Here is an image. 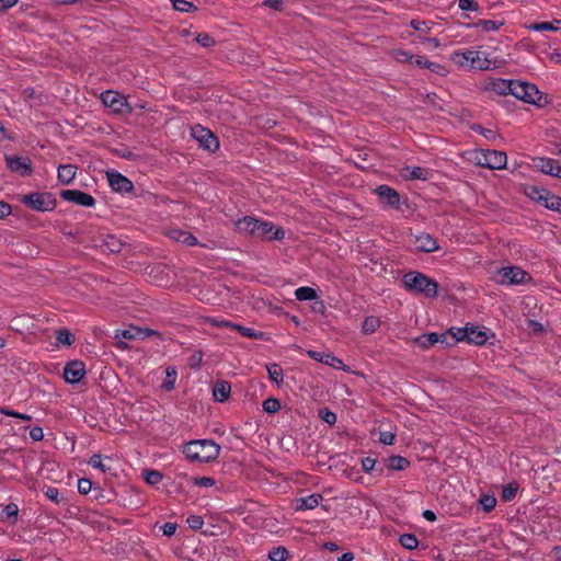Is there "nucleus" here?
<instances>
[{
  "label": "nucleus",
  "mask_w": 561,
  "mask_h": 561,
  "mask_svg": "<svg viewBox=\"0 0 561 561\" xmlns=\"http://www.w3.org/2000/svg\"><path fill=\"white\" fill-rule=\"evenodd\" d=\"M183 453L191 461L209 462L219 456L220 446L211 439H197L187 443Z\"/></svg>",
  "instance_id": "f257e3e1"
},
{
  "label": "nucleus",
  "mask_w": 561,
  "mask_h": 561,
  "mask_svg": "<svg viewBox=\"0 0 561 561\" xmlns=\"http://www.w3.org/2000/svg\"><path fill=\"white\" fill-rule=\"evenodd\" d=\"M404 288L409 291L424 294L428 298H435L438 294V284L436 280L427 277L420 272H408L402 278Z\"/></svg>",
  "instance_id": "f03ea898"
},
{
  "label": "nucleus",
  "mask_w": 561,
  "mask_h": 561,
  "mask_svg": "<svg viewBox=\"0 0 561 561\" xmlns=\"http://www.w3.org/2000/svg\"><path fill=\"white\" fill-rule=\"evenodd\" d=\"M450 59L455 65L463 69L488 70L491 68V60L481 50H456L451 54Z\"/></svg>",
  "instance_id": "7ed1b4c3"
},
{
  "label": "nucleus",
  "mask_w": 561,
  "mask_h": 561,
  "mask_svg": "<svg viewBox=\"0 0 561 561\" xmlns=\"http://www.w3.org/2000/svg\"><path fill=\"white\" fill-rule=\"evenodd\" d=\"M493 280L500 285L514 286L531 280V276L519 266H504L494 272Z\"/></svg>",
  "instance_id": "20e7f679"
},
{
  "label": "nucleus",
  "mask_w": 561,
  "mask_h": 561,
  "mask_svg": "<svg viewBox=\"0 0 561 561\" xmlns=\"http://www.w3.org/2000/svg\"><path fill=\"white\" fill-rule=\"evenodd\" d=\"M511 95H514L516 99L523 102L538 106H541L542 101H546L545 96L536 85L519 80H514Z\"/></svg>",
  "instance_id": "39448f33"
},
{
  "label": "nucleus",
  "mask_w": 561,
  "mask_h": 561,
  "mask_svg": "<svg viewBox=\"0 0 561 561\" xmlns=\"http://www.w3.org/2000/svg\"><path fill=\"white\" fill-rule=\"evenodd\" d=\"M474 161L477 165L490 170H503L507 164V156L504 151L482 149L476 152Z\"/></svg>",
  "instance_id": "423d86ee"
},
{
  "label": "nucleus",
  "mask_w": 561,
  "mask_h": 561,
  "mask_svg": "<svg viewBox=\"0 0 561 561\" xmlns=\"http://www.w3.org/2000/svg\"><path fill=\"white\" fill-rule=\"evenodd\" d=\"M21 202L36 211H51L56 207V199L50 193H31L23 195Z\"/></svg>",
  "instance_id": "0eeeda50"
},
{
  "label": "nucleus",
  "mask_w": 561,
  "mask_h": 561,
  "mask_svg": "<svg viewBox=\"0 0 561 561\" xmlns=\"http://www.w3.org/2000/svg\"><path fill=\"white\" fill-rule=\"evenodd\" d=\"M101 101L114 113H130L133 111L131 106L127 102V99L123 94L112 90L102 92Z\"/></svg>",
  "instance_id": "6e6552de"
},
{
  "label": "nucleus",
  "mask_w": 561,
  "mask_h": 561,
  "mask_svg": "<svg viewBox=\"0 0 561 561\" xmlns=\"http://www.w3.org/2000/svg\"><path fill=\"white\" fill-rule=\"evenodd\" d=\"M191 134L202 148L209 151H215L219 148V141L210 129L202 125H195L192 127Z\"/></svg>",
  "instance_id": "1a4fd4ad"
},
{
  "label": "nucleus",
  "mask_w": 561,
  "mask_h": 561,
  "mask_svg": "<svg viewBox=\"0 0 561 561\" xmlns=\"http://www.w3.org/2000/svg\"><path fill=\"white\" fill-rule=\"evenodd\" d=\"M528 195L541 203L546 208L561 213V197L554 195L546 190H539L537 187H531Z\"/></svg>",
  "instance_id": "9d476101"
},
{
  "label": "nucleus",
  "mask_w": 561,
  "mask_h": 561,
  "mask_svg": "<svg viewBox=\"0 0 561 561\" xmlns=\"http://www.w3.org/2000/svg\"><path fill=\"white\" fill-rule=\"evenodd\" d=\"M110 187L117 193H130L134 190L133 182L115 170L106 172Z\"/></svg>",
  "instance_id": "9b49d317"
},
{
  "label": "nucleus",
  "mask_w": 561,
  "mask_h": 561,
  "mask_svg": "<svg viewBox=\"0 0 561 561\" xmlns=\"http://www.w3.org/2000/svg\"><path fill=\"white\" fill-rule=\"evenodd\" d=\"M85 376V365L81 360H71L64 368V379L67 383H78Z\"/></svg>",
  "instance_id": "f8f14e48"
},
{
  "label": "nucleus",
  "mask_w": 561,
  "mask_h": 561,
  "mask_svg": "<svg viewBox=\"0 0 561 561\" xmlns=\"http://www.w3.org/2000/svg\"><path fill=\"white\" fill-rule=\"evenodd\" d=\"M60 196L64 201L71 202L83 207H92L95 204V199L92 195L79 190H64L60 192Z\"/></svg>",
  "instance_id": "ddd939ff"
},
{
  "label": "nucleus",
  "mask_w": 561,
  "mask_h": 561,
  "mask_svg": "<svg viewBox=\"0 0 561 561\" xmlns=\"http://www.w3.org/2000/svg\"><path fill=\"white\" fill-rule=\"evenodd\" d=\"M285 237L283 228L274 229L273 224L264 220H259L255 238L265 240H282Z\"/></svg>",
  "instance_id": "4468645a"
},
{
  "label": "nucleus",
  "mask_w": 561,
  "mask_h": 561,
  "mask_svg": "<svg viewBox=\"0 0 561 561\" xmlns=\"http://www.w3.org/2000/svg\"><path fill=\"white\" fill-rule=\"evenodd\" d=\"M534 167L545 174L561 179V164L552 158L538 157L533 160Z\"/></svg>",
  "instance_id": "2eb2a0df"
},
{
  "label": "nucleus",
  "mask_w": 561,
  "mask_h": 561,
  "mask_svg": "<svg viewBox=\"0 0 561 561\" xmlns=\"http://www.w3.org/2000/svg\"><path fill=\"white\" fill-rule=\"evenodd\" d=\"M5 161L8 168L12 172L20 174L21 176H26L32 173V162L28 158L7 156Z\"/></svg>",
  "instance_id": "dca6fc26"
},
{
  "label": "nucleus",
  "mask_w": 561,
  "mask_h": 561,
  "mask_svg": "<svg viewBox=\"0 0 561 561\" xmlns=\"http://www.w3.org/2000/svg\"><path fill=\"white\" fill-rule=\"evenodd\" d=\"M375 193L385 205L393 208H399L400 195L394 188L383 184L377 186Z\"/></svg>",
  "instance_id": "f3484780"
},
{
  "label": "nucleus",
  "mask_w": 561,
  "mask_h": 561,
  "mask_svg": "<svg viewBox=\"0 0 561 561\" xmlns=\"http://www.w3.org/2000/svg\"><path fill=\"white\" fill-rule=\"evenodd\" d=\"M447 340L446 334H438V333H426L419 335L412 340V344L416 347H419L421 351H426L436 343H444Z\"/></svg>",
  "instance_id": "a211bd4d"
},
{
  "label": "nucleus",
  "mask_w": 561,
  "mask_h": 561,
  "mask_svg": "<svg viewBox=\"0 0 561 561\" xmlns=\"http://www.w3.org/2000/svg\"><path fill=\"white\" fill-rule=\"evenodd\" d=\"M514 80L502 78L491 79L485 82V90L496 95H510Z\"/></svg>",
  "instance_id": "6ab92c4d"
},
{
  "label": "nucleus",
  "mask_w": 561,
  "mask_h": 561,
  "mask_svg": "<svg viewBox=\"0 0 561 561\" xmlns=\"http://www.w3.org/2000/svg\"><path fill=\"white\" fill-rule=\"evenodd\" d=\"M415 249L421 252H434L438 250L437 241L428 233H422L415 237Z\"/></svg>",
  "instance_id": "aec40b11"
},
{
  "label": "nucleus",
  "mask_w": 561,
  "mask_h": 561,
  "mask_svg": "<svg viewBox=\"0 0 561 561\" xmlns=\"http://www.w3.org/2000/svg\"><path fill=\"white\" fill-rule=\"evenodd\" d=\"M168 237L176 242L183 243L187 247H193L198 244L196 237H194L191 232L172 228L168 231Z\"/></svg>",
  "instance_id": "412c9836"
},
{
  "label": "nucleus",
  "mask_w": 561,
  "mask_h": 561,
  "mask_svg": "<svg viewBox=\"0 0 561 561\" xmlns=\"http://www.w3.org/2000/svg\"><path fill=\"white\" fill-rule=\"evenodd\" d=\"M307 354L310 358H312L319 363H323L333 368H340L343 365V362L340 358L332 355L331 353H322V352L309 350V351H307Z\"/></svg>",
  "instance_id": "4be33fe9"
},
{
  "label": "nucleus",
  "mask_w": 561,
  "mask_h": 561,
  "mask_svg": "<svg viewBox=\"0 0 561 561\" xmlns=\"http://www.w3.org/2000/svg\"><path fill=\"white\" fill-rule=\"evenodd\" d=\"M489 340L488 331L485 328L469 325L468 343L474 345H483Z\"/></svg>",
  "instance_id": "5701e85b"
},
{
  "label": "nucleus",
  "mask_w": 561,
  "mask_h": 561,
  "mask_svg": "<svg viewBox=\"0 0 561 561\" xmlns=\"http://www.w3.org/2000/svg\"><path fill=\"white\" fill-rule=\"evenodd\" d=\"M259 219L245 216L236 222V226L240 232H244L255 238Z\"/></svg>",
  "instance_id": "b1692460"
},
{
  "label": "nucleus",
  "mask_w": 561,
  "mask_h": 561,
  "mask_svg": "<svg viewBox=\"0 0 561 561\" xmlns=\"http://www.w3.org/2000/svg\"><path fill=\"white\" fill-rule=\"evenodd\" d=\"M230 390H231V387L228 381H225V380L217 381L213 389V396H214L215 401L225 402L229 398Z\"/></svg>",
  "instance_id": "393cba45"
},
{
  "label": "nucleus",
  "mask_w": 561,
  "mask_h": 561,
  "mask_svg": "<svg viewBox=\"0 0 561 561\" xmlns=\"http://www.w3.org/2000/svg\"><path fill=\"white\" fill-rule=\"evenodd\" d=\"M323 500L321 494H310L308 496L300 497L296 501V508L300 510H313Z\"/></svg>",
  "instance_id": "a878e982"
},
{
  "label": "nucleus",
  "mask_w": 561,
  "mask_h": 561,
  "mask_svg": "<svg viewBox=\"0 0 561 561\" xmlns=\"http://www.w3.org/2000/svg\"><path fill=\"white\" fill-rule=\"evenodd\" d=\"M527 28L534 32H556L558 30H561V20H554L551 22L530 23L527 25Z\"/></svg>",
  "instance_id": "bb28decb"
},
{
  "label": "nucleus",
  "mask_w": 561,
  "mask_h": 561,
  "mask_svg": "<svg viewBox=\"0 0 561 561\" xmlns=\"http://www.w3.org/2000/svg\"><path fill=\"white\" fill-rule=\"evenodd\" d=\"M77 168L73 164L58 167V180L61 184H69L76 176Z\"/></svg>",
  "instance_id": "cd10ccee"
},
{
  "label": "nucleus",
  "mask_w": 561,
  "mask_h": 561,
  "mask_svg": "<svg viewBox=\"0 0 561 561\" xmlns=\"http://www.w3.org/2000/svg\"><path fill=\"white\" fill-rule=\"evenodd\" d=\"M233 330L239 332L242 336H245L249 339L261 340V341L266 340V334L264 332L255 331L252 328L243 327L241 324L236 323V325H233Z\"/></svg>",
  "instance_id": "c85d7f7f"
},
{
  "label": "nucleus",
  "mask_w": 561,
  "mask_h": 561,
  "mask_svg": "<svg viewBox=\"0 0 561 561\" xmlns=\"http://www.w3.org/2000/svg\"><path fill=\"white\" fill-rule=\"evenodd\" d=\"M295 297L299 301L317 300L319 298L316 289L309 286L298 287L295 290Z\"/></svg>",
  "instance_id": "c756f323"
},
{
  "label": "nucleus",
  "mask_w": 561,
  "mask_h": 561,
  "mask_svg": "<svg viewBox=\"0 0 561 561\" xmlns=\"http://www.w3.org/2000/svg\"><path fill=\"white\" fill-rule=\"evenodd\" d=\"M428 170L421 167L404 168V176L410 180H427Z\"/></svg>",
  "instance_id": "7c9ffc66"
},
{
  "label": "nucleus",
  "mask_w": 561,
  "mask_h": 561,
  "mask_svg": "<svg viewBox=\"0 0 561 561\" xmlns=\"http://www.w3.org/2000/svg\"><path fill=\"white\" fill-rule=\"evenodd\" d=\"M380 324L381 321L379 318L375 316L366 317L362 324V331L364 334H373L379 329Z\"/></svg>",
  "instance_id": "2f4dec72"
},
{
  "label": "nucleus",
  "mask_w": 561,
  "mask_h": 561,
  "mask_svg": "<svg viewBox=\"0 0 561 561\" xmlns=\"http://www.w3.org/2000/svg\"><path fill=\"white\" fill-rule=\"evenodd\" d=\"M176 377H178L176 369L174 367H168L165 369V378L161 383V388L165 391L173 390L175 387Z\"/></svg>",
  "instance_id": "473e14b6"
},
{
  "label": "nucleus",
  "mask_w": 561,
  "mask_h": 561,
  "mask_svg": "<svg viewBox=\"0 0 561 561\" xmlns=\"http://www.w3.org/2000/svg\"><path fill=\"white\" fill-rule=\"evenodd\" d=\"M409 466H410V461L405 457H402V456L393 455V456L389 457V459H388V467L391 470L401 471V470L407 469Z\"/></svg>",
  "instance_id": "72a5a7b5"
},
{
  "label": "nucleus",
  "mask_w": 561,
  "mask_h": 561,
  "mask_svg": "<svg viewBox=\"0 0 561 561\" xmlns=\"http://www.w3.org/2000/svg\"><path fill=\"white\" fill-rule=\"evenodd\" d=\"M266 370L272 381L276 382L277 385L283 381L284 373L278 364L272 363L266 365Z\"/></svg>",
  "instance_id": "f704fd0d"
},
{
  "label": "nucleus",
  "mask_w": 561,
  "mask_h": 561,
  "mask_svg": "<svg viewBox=\"0 0 561 561\" xmlns=\"http://www.w3.org/2000/svg\"><path fill=\"white\" fill-rule=\"evenodd\" d=\"M400 545L408 549V550H414L419 546V539L414 534H403L399 538Z\"/></svg>",
  "instance_id": "c9c22d12"
},
{
  "label": "nucleus",
  "mask_w": 561,
  "mask_h": 561,
  "mask_svg": "<svg viewBox=\"0 0 561 561\" xmlns=\"http://www.w3.org/2000/svg\"><path fill=\"white\" fill-rule=\"evenodd\" d=\"M19 514V507L14 503H9L5 505L0 514V519L2 522H9L11 518L16 519Z\"/></svg>",
  "instance_id": "e433bc0d"
},
{
  "label": "nucleus",
  "mask_w": 561,
  "mask_h": 561,
  "mask_svg": "<svg viewBox=\"0 0 561 561\" xmlns=\"http://www.w3.org/2000/svg\"><path fill=\"white\" fill-rule=\"evenodd\" d=\"M288 558L289 552L283 546L275 547L268 552V559L271 561H286Z\"/></svg>",
  "instance_id": "4c0bfd02"
},
{
  "label": "nucleus",
  "mask_w": 561,
  "mask_h": 561,
  "mask_svg": "<svg viewBox=\"0 0 561 561\" xmlns=\"http://www.w3.org/2000/svg\"><path fill=\"white\" fill-rule=\"evenodd\" d=\"M503 25L504 22L501 20H479L477 22V26L485 32L497 31Z\"/></svg>",
  "instance_id": "58836bf2"
},
{
  "label": "nucleus",
  "mask_w": 561,
  "mask_h": 561,
  "mask_svg": "<svg viewBox=\"0 0 561 561\" xmlns=\"http://www.w3.org/2000/svg\"><path fill=\"white\" fill-rule=\"evenodd\" d=\"M56 341L58 345L69 346L73 342V335L67 329H59L56 332Z\"/></svg>",
  "instance_id": "ea45409f"
},
{
  "label": "nucleus",
  "mask_w": 561,
  "mask_h": 561,
  "mask_svg": "<svg viewBox=\"0 0 561 561\" xmlns=\"http://www.w3.org/2000/svg\"><path fill=\"white\" fill-rule=\"evenodd\" d=\"M173 8L180 12H194L197 7L187 0H171Z\"/></svg>",
  "instance_id": "a19ab883"
},
{
  "label": "nucleus",
  "mask_w": 561,
  "mask_h": 561,
  "mask_svg": "<svg viewBox=\"0 0 561 561\" xmlns=\"http://www.w3.org/2000/svg\"><path fill=\"white\" fill-rule=\"evenodd\" d=\"M139 333H140V328L130 327L128 329L117 331L115 336L123 337L125 340H137V339H139Z\"/></svg>",
  "instance_id": "79ce46f5"
},
{
  "label": "nucleus",
  "mask_w": 561,
  "mask_h": 561,
  "mask_svg": "<svg viewBox=\"0 0 561 561\" xmlns=\"http://www.w3.org/2000/svg\"><path fill=\"white\" fill-rule=\"evenodd\" d=\"M262 407L264 412L273 414L280 410V402L276 398H267L263 401Z\"/></svg>",
  "instance_id": "37998d69"
},
{
  "label": "nucleus",
  "mask_w": 561,
  "mask_h": 561,
  "mask_svg": "<svg viewBox=\"0 0 561 561\" xmlns=\"http://www.w3.org/2000/svg\"><path fill=\"white\" fill-rule=\"evenodd\" d=\"M205 322L215 328H226L231 330H233V325H236V323L217 317H208L205 319Z\"/></svg>",
  "instance_id": "c03bdc74"
},
{
  "label": "nucleus",
  "mask_w": 561,
  "mask_h": 561,
  "mask_svg": "<svg viewBox=\"0 0 561 561\" xmlns=\"http://www.w3.org/2000/svg\"><path fill=\"white\" fill-rule=\"evenodd\" d=\"M468 330H469V324H467L466 327L463 328H450L449 329V332L450 334L453 335V337L458 341V342H468Z\"/></svg>",
  "instance_id": "a18cd8bd"
},
{
  "label": "nucleus",
  "mask_w": 561,
  "mask_h": 561,
  "mask_svg": "<svg viewBox=\"0 0 561 561\" xmlns=\"http://www.w3.org/2000/svg\"><path fill=\"white\" fill-rule=\"evenodd\" d=\"M44 494L49 501L54 502L55 504H60L64 501V497L60 496L59 490L55 486H47L46 490L44 491Z\"/></svg>",
  "instance_id": "49530a36"
},
{
  "label": "nucleus",
  "mask_w": 561,
  "mask_h": 561,
  "mask_svg": "<svg viewBox=\"0 0 561 561\" xmlns=\"http://www.w3.org/2000/svg\"><path fill=\"white\" fill-rule=\"evenodd\" d=\"M517 490L518 485L516 483H508L503 488L502 499L506 502L512 501L516 496Z\"/></svg>",
  "instance_id": "de8ad7c7"
},
{
  "label": "nucleus",
  "mask_w": 561,
  "mask_h": 561,
  "mask_svg": "<svg viewBox=\"0 0 561 561\" xmlns=\"http://www.w3.org/2000/svg\"><path fill=\"white\" fill-rule=\"evenodd\" d=\"M480 505L485 512L492 511L496 505V499L490 494H483L479 500Z\"/></svg>",
  "instance_id": "09e8293b"
},
{
  "label": "nucleus",
  "mask_w": 561,
  "mask_h": 561,
  "mask_svg": "<svg viewBox=\"0 0 561 561\" xmlns=\"http://www.w3.org/2000/svg\"><path fill=\"white\" fill-rule=\"evenodd\" d=\"M88 465L95 469H100L103 472H105L108 469V467H106L105 463L103 462L102 456L99 454L92 455L88 461Z\"/></svg>",
  "instance_id": "8fccbe9b"
},
{
  "label": "nucleus",
  "mask_w": 561,
  "mask_h": 561,
  "mask_svg": "<svg viewBox=\"0 0 561 561\" xmlns=\"http://www.w3.org/2000/svg\"><path fill=\"white\" fill-rule=\"evenodd\" d=\"M145 480L148 484L154 485L162 481V474L157 470H150L145 472Z\"/></svg>",
  "instance_id": "3c124183"
},
{
  "label": "nucleus",
  "mask_w": 561,
  "mask_h": 561,
  "mask_svg": "<svg viewBox=\"0 0 561 561\" xmlns=\"http://www.w3.org/2000/svg\"><path fill=\"white\" fill-rule=\"evenodd\" d=\"M186 523L191 529L197 530L203 527L204 519L199 515H188L186 518Z\"/></svg>",
  "instance_id": "603ef678"
},
{
  "label": "nucleus",
  "mask_w": 561,
  "mask_h": 561,
  "mask_svg": "<svg viewBox=\"0 0 561 561\" xmlns=\"http://www.w3.org/2000/svg\"><path fill=\"white\" fill-rule=\"evenodd\" d=\"M430 24H431L430 22L424 21V20H412L410 22V25L413 30L423 32V33H428L431 31Z\"/></svg>",
  "instance_id": "864d4df0"
},
{
  "label": "nucleus",
  "mask_w": 561,
  "mask_h": 561,
  "mask_svg": "<svg viewBox=\"0 0 561 561\" xmlns=\"http://www.w3.org/2000/svg\"><path fill=\"white\" fill-rule=\"evenodd\" d=\"M195 41L203 47H211L215 45L214 38L207 33L197 34Z\"/></svg>",
  "instance_id": "5fc2aeb1"
},
{
  "label": "nucleus",
  "mask_w": 561,
  "mask_h": 561,
  "mask_svg": "<svg viewBox=\"0 0 561 561\" xmlns=\"http://www.w3.org/2000/svg\"><path fill=\"white\" fill-rule=\"evenodd\" d=\"M0 413L3 414V415H7V416L16 417V419H20V420H23V421H31L32 420V416L28 415V414L20 413V412H16V411H13V410H10V409H7V408H1L0 409Z\"/></svg>",
  "instance_id": "6e6d98bb"
},
{
  "label": "nucleus",
  "mask_w": 561,
  "mask_h": 561,
  "mask_svg": "<svg viewBox=\"0 0 561 561\" xmlns=\"http://www.w3.org/2000/svg\"><path fill=\"white\" fill-rule=\"evenodd\" d=\"M92 481L90 479H87V478H81L79 479L78 481V492L80 494H88L92 491Z\"/></svg>",
  "instance_id": "4d7b16f0"
},
{
  "label": "nucleus",
  "mask_w": 561,
  "mask_h": 561,
  "mask_svg": "<svg viewBox=\"0 0 561 561\" xmlns=\"http://www.w3.org/2000/svg\"><path fill=\"white\" fill-rule=\"evenodd\" d=\"M320 416L329 425H334L337 421L336 414L329 409L321 410Z\"/></svg>",
  "instance_id": "13d9d810"
},
{
  "label": "nucleus",
  "mask_w": 561,
  "mask_h": 561,
  "mask_svg": "<svg viewBox=\"0 0 561 561\" xmlns=\"http://www.w3.org/2000/svg\"><path fill=\"white\" fill-rule=\"evenodd\" d=\"M458 7L462 11H478L479 10V4L474 0H459Z\"/></svg>",
  "instance_id": "bf43d9fd"
},
{
  "label": "nucleus",
  "mask_w": 561,
  "mask_h": 561,
  "mask_svg": "<svg viewBox=\"0 0 561 561\" xmlns=\"http://www.w3.org/2000/svg\"><path fill=\"white\" fill-rule=\"evenodd\" d=\"M193 484L197 486L209 488L215 484V480L210 477H198L193 479Z\"/></svg>",
  "instance_id": "052dcab7"
},
{
  "label": "nucleus",
  "mask_w": 561,
  "mask_h": 561,
  "mask_svg": "<svg viewBox=\"0 0 561 561\" xmlns=\"http://www.w3.org/2000/svg\"><path fill=\"white\" fill-rule=\"evenodd\" d=\"M471 128L473 131L484 136L488 139L495 138V133L493 130L484 128L481 125H473Z\"/></svg>",
  "instance_id": "680f3d73"
},
{
  "label": "nucleus",
  "mask_w": 561,
  "mask_h": 561,
  "mask_svg": "<svg viewBox=\"0 0 561 561\" xmlns=\"http://www.w3.org/2000/svg\"><path fill=\"white\" fill-rule=\"evenodd\" d=\"M379 440L383 444V445H392L396 440V435L391 432H381L380 433V436H379Z\"/></svg>",
  "instance_id": "e2e57ef3"
},
{
  "label": "nucleus",
  "mask_w": 561,
  "mask_h": 561,
  "mask_svg": "<svg viewBox=\"0 0 561 561\" xmlns=\"http://www.w3.org/2000/svg\"><path fill=\"white\" fill-rule=\"evenodd\" d=\"M375 465H376V460L374 458L366 457V458L362 459L363 471H365L367 473H369L374 470Z\"/></svg>",
  "instance_id": "0e129e2a"
},
{
  "label": "nucleus",
  "mask_w": 561,
  "mask_h": 561,
  "mask_svg": "<svg viewBox=\"0 0 561 561\" xmlns=\"http://www.w3.org/2000/svg\"><path fill=\"white\" fill-rule=\"evenodd\" d=\"M394 57L398 61L400 62H409L411 64L412 59H410V57H414V55L405 51V50H397L394 53Z\"/></svg>",
  "instance_id": "69168bd1"
},
{
  "label": "nucleus",
  "mask_w": 561,
  "mask_h": 561,
  "mask_svg": "<svg viewBox=\"0 0 561 561\" xmlns=\"http://www.w3.org/2000/svg\"><path fill=\"white\" fill-rule=\"evenodd\" d=\"M30 437L35 440V442H39L44 438V431L42 427L39 426H34L33 428H31L30 431Z\"/></svg>",
  "instance_id": "338daca9"
},
{
  "label": "nucleus",
  "mask_w": 561,
  "mask_h": 561,
  "mask_svg": "<svg viewBox=\"0 0 561 561\" xmlns=\"http://www.w3.org/2000/svg\"><path fill=\"white\" fill-rule=\"evenodd\" d=\"M178 525L175 523H165L161 530L164 536L171 537L175 534Z\"/></svg>",
  "instance_id": "774afa93"
}]
</instances>
